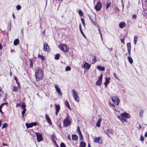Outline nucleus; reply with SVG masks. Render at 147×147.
Listing matches in <instances>:
<instances>
[{
	"instance_id": "obj_1",
	"label": "nucleus",
	"mask_w": 147,
	"mask_h": 147,
	"mask_svg": "<svg viewBox=\"0 0 147 147\" xmlns=\"http://www.w3.org/2000/svg\"><path fill=\"white\" fill-rule=\"evenodd\" d=\"M35 76L36 81L42 80L44 76L42 69L39 67H37L35 70Z\"/></svg>"
},
{
	"instance_id": "obj_2",
	"label": "nucleus",
	"mask_w": 147,
	"mask_h": 147,
	"mask_svg": "<svg viewBox=\"0 0 147 147\" xmlns=\"http://www.w3.org/2000/svg\"><path fill=\"white\" fill-rule=\"evenodd\" d=\"M130 117V115L128 113H123L120 115V116H118L117 118L120 119L122 123L126 122L125 118H129Z\"/></svg>"
},
{
	"instance_id": "obj_3",
	"label": "nucleus",
	"mask_w": 147,
	"mask_h": 147,
	"mask_svg": "<svg viewBox=\"0 0 147 147\" xmlns=\"http://www.w3.org/2000/svg\"><path fill=\"white\" fill-rule=\"evenodd\" d=\"M71 123V119L69 115H67L66 117L64 119L63 121V126L65 127H67L70 126Z\"/></svg>"
},
{
	"instance_id": "obj_4",
	"label": "nucleus",
	"mask_w": 147,
	"mask_h": 147,
	"mask_svg": "<svg viewBox=\"0 0 147 147\" xmlns=\"http://www.w3.org/2000/svg\"><path fill=\"white\" fill-rule=\"evenodd\" d=\"M59 49L65 53L68 52L69 48L67 45L63 44H61L59 46Z\"/></svg>"
},
{
	"instance_id": "obj_5",
	"label": "nucleus",
	"mask_w": 147,
	"mask_h": 147,
	"mask_svg": "<svg viewBox=\"0 0 147 147\" xmlns=\"http://www.w3.org/2000/svg\"><path fill=\"white\" fill-rule=\"evenodd\" d=\"M72 95L74 100L77 102H79V98L78 96L77 92L76 90L74 89L72 90Z\"/></svg>"
},
{
	"instance_id": "obj_6",
	"label": "nucleus",
	"mask_w": 147,
	"mask_h": 147,
	"mask_svg": "<svg viewBox=\"0 0 147 147\" xmlns=\"http://www.w3.org/2000/svg\"><path fill=\"white\" fill-rule=\"evenodd\" d=\"M36 134L37 140L38 142H40L43 140L42 134L39 132L35 133Z\"/></svg>"
},
{
	"instance_id": "obj_7",
	"label": "nucleus",
	"mask_w": 147,
	"mask_h": 147,
	"mask_svg": "<svg viewBox=\"0 0 147 147\" xmlns=\"http://www.w3.org/2000/svg\"><path fill=\"white\" fill-rule=\"evenodd\" d=\"M102 74H101L100 76L98 77V80L96 82V85L98 86H100L102 83Z\"/></svg>"
},
{
	"instance_id": "obj_8",
	"label": "nucleus",
	"mask_w": 147,
	"mask_h": 147,
	"mask_svg": "<svg viewBox=\"0 0 147 147\" xmlns=\"http://www.w3.org/2000/svg\"><path fill=\"white\" fill-rule=\"evenodd\" d=\"M102 7V4L100 2H98L95 7V8L97 11H99Z\"/></svg>"
},
{
	"instance_id": "obj_9",
	"label": "nucleus",
	"mask_w": 147,
	"mask_h": 147,
	"mask_svg": "<svg viewBox=\"0 0 147 147\" xmlns=\"http://www.w3.org/2000/svg\"><path fill=\"white\" fill-rule=\"evenodd\" d=\"M38 124V123L36 122H33L30 123H26V125L27 128H29L32 127L33 126H36Z\"/></svg>"
},
{
	"instance_id": "obj_10",
	"label": "nucleus",
	"mask_w": 147,
	"mask_h": 147,
	"mask_svg": "<svg viewBox=\"0 0 147 147\" xmlns=\"http://www.w3.org/2000/svg\"><path fill=\"white\" fill-rule=\"evenodd\" d=\"M55 115L56 116L58 115V113L59 112L60 109V107L59 105H55Z\"/></svg>"
},
{
	"instance_id": "obj_11",
	"label": "nucleus",
	"mask_w": 147,
	"mask_h": 147,
	"mask_svg": "<svg viewBox=\"0 0 147 147\" xmlns=\"http://www.w3.org/2000/svg\"><path fill=\"white\" fill-rule=\"evenodd\" d=\"M101 137L95 138L94 140V142L95 143L101 144L102 143V140L100 139Z\"/></svg>"
},
{
	"instance_id": "obj_12",
	"label": "nucleus",
	"mask_w": 147,
	"mask_h": 147,
	"mask_svg": "<svg viewBox=\"0 0 147 147\" xmlns=\"http://www.w3.org/2000/svg\"><path fill=\"white\" fill-rule=\"evenodd\" d=\"M91 66V65L89 64L88 63L85 62L83 65V67L87 69H88L90 68Z\"/></svg>"
},
{
	"instance_id": "obj_13",
	"label": "nucleus",
	"mask_w": 147,
	"mask_h": 147,
	"mask_svg": "<svg viewBox=\"0 0 147 147\" xmlns=\"http://www.w3.org/2000/svg\"><path fill=\"white\" fill-rule=\"evenodd\" d=\"M49 47L47 43H45L43 45V50L47 52L49 51Z\"/></svg>"
},
{
	"instance_id": "obj_14",
	"label": "nucleus",
	"mask_w": 147,
	"mask_h": 147,
	"mask_svg": "<svg viewBox=\"0 0 147 147\" xmlns=\"http://www.w3.org/2000/svg\"><path fill=\"white\" fill-rule=\"evenodd\" d=\"M54 86L55 88L56 91L60 95H62V93L61 92L60 89L58 87V85H57L55 84V85Z\"/></svg>"
},
{
	"instance_id": "obj_15",
	"label": "nucleus",
	"mask_w": 147,
	"mask_h": 147,
	"mask_svg": "<svg viewBox=\"0 0 147 147\" xmlns=\"http://www.w3.org/2000/svg\"><path fill=\"white\" fill-rule=\"evenodd\" d=\"M45 117L47 121L49 124H52V121L47 114H45Z\"/></svg>"
},
{
	"instance_id": "obj_16",
	"label": "nucleus",
	"mask_w": 147,
	"mask_h": 147,
	"mask_svg": "<svg viewBox=\"0 0 147 147\" xmlns=\"http://www.w3.org/2000/svg\"><path fill=\"white\" fill-rule=\"evenodd\" d=\"M110 79V77L106 78V80L104 83V84L106 87H107L108 84L109 83Z\"/></svg>"
},
{
	"instance_id": "obj_17",
	"label": "nucleus",
	"mask_w": 147,
	"mask_h": 147,
	"mask_svg": "<svg viewBox=\"0 0 147 147\" xmlns=\"http://www.w3.org/2000/svg\"><path fill=\"white\" fill-rule=\"evenodd\" d=\"M119 26L121 28H123L125 26L126 24L125 22H121L119 23Z\"/></svg>"
},
{
	"instance_id": "obj_18",
	"label": "nucleus",
	"mask_w": 147,
	"mask_h": 147,
	"mask_svg": "<svg viewBox=\"0 0 147 147\" xmlns=\"http://www.w3.org/2000/svg\"><path fill=\"white\" fill-rule=\"evenodd\" d=\"M102 121V119L101 118H100L97 121L96 124V126L97 127H99L100 126V123Z\"/></svg>"
},
{
	"instance_id": "obj_19",
	"label": "nucleus",
	"mask_w": 147,
	"mask_h": 147,
	"mask_svg": "<svg viewBox=\"0 0 147 147\" xmlns=\"http://www.w3.org/2000/svg\"><path fill=\"white\" fill-rule=\"evenodd\" d=\"M97 68L99 70L101 71H104L105 69V68L104 67H102L100 65L97 66Z\"/></svg>"
},
{
	"instance_id": "obj_20",
	"label": "nucleus",
	"mask_w": 147,
	"mask_h": 147,
	"mask_svg": "<svg viewBox=\"0 0 147 147\" xmlns=\"http://www.w3.org/2000/svg\"><path fill=\"white\" fill-rule=\"evenodd\" d=\"M90 20L92 22L93 24L95 26H99L98 25H97V23L96 21V19H90Z\"/></svg>"
},
{
	"instance_id": "obj_21",
	"label": "nucleus",
	"mask_w": 147,
	"mask_h": 147,
	"mask_svg": "<svg viewBox=\"0 0 147 147\" xmlns=\"http://www.w3.org/2000/svg\"><path fill=\"white\" fill-rule=\"evenodd\" d=\"M86 143L83 141H81L80 143L79 146V147H86Z\"/></svg>"
},
{
	"instance_id": "obj_22",
	"label": "nucleus",
	"mask_w": 147,
	"mask_h": 147,
	"mask_svg": "<svg viewBox=\"0 0 147 147\" xmlns=\"http://www.w3.org/2000/svg\"><path fill=\"white\" fill-rule=\"evenodd\" d=\"M38 58H40L42 62H43L45 59L44 56L41 55L40 54L38 55Z\"/></svg>"
},
{
	"instance_id": "obj_23",
	"label": "nucleus",
	"mask_w": 147,
	"mask_h": 147,
	"mask_svg": "<svg viewBox=\"0 0 147 147\" xmlns=\"http://www.w3.org/2000/svg\"><path fill=\"white\" fill-rule=\"evenodd\" d=\"M72 139L73 140H77L78 139V137L76 135H72Z\"/></svg>"
},
{
	"instance_id": "obj_24",
	"label": "nucleus",
	"mask_w": 147,
	"mask_h": 147,
	"mask_svg": "<svg viewBox=\"0 0 147 147\" xmlns=\"http://www.w3.org/2000/svg\"><path fill=\"white\" fill-rule=\"evenodd\" d=\"M19 40L18 38L15 39L13 42V44L14 45H17L19 43Z\"/></svg>"
},
{
	"instance_id": "obj_25",
	"label": "nucleus",
	"mask_w": 147,
	"mask_h": 147,
	"mask_svg": "<svg viewBox=\"0 0 147 147\" xmlns=\"http://www.w3.org/2000/svg\"><path fill=\"white\" fill-rule=\"evenodd\" d=\"M5 104L8 105V103H2L1 104V105H0V112L2 114L3 113L2 111V107L3 105H5Z\"/></svg>"
},
{
	"instance_id": "obj_26",
	"label": "nucleus",
	"mask_w": 147,
	"mask_h": 147,
	"mask_svg": "<svg viewBox=\"0 0 147 147\" xmlns=\"http://www.w3.org/2000/svg\"><path fill=\"white\" fill-rule=\"evenodd\" d=\"M65 105L67 107H68V108L69 109H71V108H70V106L69 105V102H68V101L67 100H66L65 102Z\"/></svg>"
},
{
	"instance_id": "obj_27",
	"label": "nucleus",
	"mask_w": 147,
	"mask_h": 147,
	"mask_svg": "<svg viewBox=\"0 0 147 147\" xmlns=\"http://www.w3.org/2000/svg\"><path fill=\"white\" fill-rule=\"evenodd\" d=\"M127 59L130 63L132 64L133 63V61L131 57L128 56L127 57Z\"/></svg>"
},
{
	"instance_id": "obj_28",
	"label": "nucleus",
	"mask_w": 147,
	"mask_h": 147,
	"mask_svg": "<svg viewBox=\"0 0 147 147\" xmlns=\"http://www.w3.org/2000/svg\"><path fill=\"white\" fill-rule=\"evenodd\" d=\"M22 102V104L21 106V108L23 109H26L25 108L26 107V106L24 102Z\"/></svg>"
},
{
	"instance_id": "obj_29",
	"label": "nucleus",
	"mask_w": 147,
	"mask_h": 147,
	"mask_svg": "<svg viewBox=\"0 0 147 147\" xmlns=\"http://www.w3.org/2000/svg\"><path fill=\"white\" fill-rule=\"evenodd\" d=\"M94 58L92 59V62L94 63H96L97 61V60L96 59L97 57L95 55H93Z\"/></svg>"
},
{
	"instance_id": "obj_30",
	"label": "nucleus",
	"mask_w": 147,
	"mask_h": 147,
	"mask_svg": "<svg viewBox=\"0 0 147 147\" xmlns=\"http://www.w3.org/2000/svg\"><path fill=\"white\" fill-rule=\"evenodd\" d=\"M127 49H131V43L130 42L127 43Z\"/></svg>"
},
{
	"instance_id": "obj_31",
	"label": "nucleus",
	"mask_w": 147,
	"mask_h": 147,
	"mask_svg": "<svg viewBox=\"0 0 147 147\" xmlns=\"http://www.w3.org/2000/svg\"><path fill=\"white\" fill-rule=\"evenodd\" d=\"M60 54H56L55 57V59L56 60H58L59 59Z\"/></svg>"
},
{
	"instance_id": "obj_32",
	"label": "nucleus",
	"mask_w": 147,
	"mask_h": 147,
	"mask_svg": "<svg viewBox=\"0 0 147 147\" xmlns=\"http://www.w3.org/2000/svg\"><path fill=\"white\" fill-rule=\"evenodd\" d=\"M111 3L110 2H107L106 3V9H108L109 7L111 6Z\"/></svg>"
},
{
	"instance_id": "obj_33",
	"label": "nucleus",
	"mask_w": 147,
	"mask_h": 147,
	"mask_svg": "<svg viewBox=\"0 0 147 147\" xmlns=\"http://www.w3.org/2000/svg\"><path fill=\"white\" fill-rule=\"evenodd\" d=\"M137 37L136 36H135L134 38V43L135 45H136L137 44Z\"/></svg>"
},
{
	"instance_id": "obj_34",
	"label": "nucleus",
	"mask_w": 147,
	"mask_h": 147,
	"mask_svg": "<svg viewBox=\"0 0 147 147\" xmlns=\"http://www.w3.org/2000/svg\"><path fill=\"white\" fill-rule=\"evenodd\" d=\"M26 109H23V110L22 111V117H23V118L24 117V114L26 113Z\"/></svg>"
},
{
	"instance_id": "obj_35",
	"label": "nucleus",
	"mask_w": 147,
	"mask_h": 147,
	"mask_svg": "<svg viewBox=\"0 0 147 147\" xmlns=\"http://www.w3.org/2000/svg\"><path fill=\"white\" fill-rule=\"evenodd\" d=\"M116 105H119V102H120V100L117 97L116 98Z\"/></svg>"
},
{
	"instance_id": "obj_36",
	"label": "nucleus",
	"mask_w": 147,
	"mask_h": 147,
	"mask_svg": "<svg viewBox=\"0 0 147 147\" xmlns=\"http://www.w3.org/2000/svg\"><path fill=\"white\" fill-rule=\"evenodd\" d=\"M79 137L80 138V140H83L84 138H83V136H82V133H80V134H79Z\"/></svg>"
},
{
	"instance_id": "obj_37",
	"label": "nucleus",
	"mask_w": 147,
	"mask_h": 147,
	"mask_svg": "<svg viewBox=\"0 0 147 147\" xmlns=\"http://www.w3.org/2000/svg\"><path fill=\"white\" fill-rule=\"evenodd\" d=\"M18 88L17 87H16L14 86H13V92H17L18 91Z\"/></svg>"
},
{
	"instance_id": "obj_38",
	"label": "nucleus",
	"mask_w": 147,
	"mask_h": 147,
	"mask_svg": "<svg viewBox=\"0 0 147 147\" xmlns=\"http://www.w3.org/2000/svg\"><path fill=\"white\" fill-rule=\"evenodd\" d=\"M29 61H30V67H32L33 66L32 61L31 59H30Z\"/></svg>"
},
{
	"instance_id": "obj_39",
	"label": "nucleus",
	"mask_w": 147,
	"mask_h": 147,
	"mask_svg": "<svg viewBox=\"0 0 147 147\" xmlns=\"http://www.w3.org/2000/svg\"><path fill=\"white\" fill-rule=\"evenodd\" d=\"M71 69V67L69 66H67L65 69V70L66 71H70Z\"/></svg>"
},
{
	"instance_id": "obj_40",
	"label": "nucleus",
	"mask_w": 147,
	"mask_h": 147,
	"mask_svg": "<svg viewBox=\"0 0 147 147\" xmlns=\"http://www.w3.org/2000/svg\"><path fill=\"white\" fill-rule=\"evenodd\" d=\"M7 126V124L6 123H5L3 124L2 128H6Z\"/></svg>"
},
{
	"instance_id": "obj_41",
	"label": "nucleus",
	"mask_w": 147,
	"mask_h": 147,
	"mask_svg": "<svg viewBox=\"0 0 147 147\" xmlns=\"http://www.w3.org/2000/svg\"><path fill=\"white\" fill-rule=\"evenodd\" d=\"M78 13L80 16H82L83 15V13L81 10H79Z\"/></svg>"
},
{
	"instance_id": "obj_42",
	"label": "nucleus",
	"mask_w": 147,
	"mask_h": 147,
	"mask_svg": "<svg viewBox=\"0 0 147 147\" xmlns=\"http://www.w3.org/2000/svg\"><path fill=\"white\" fill-rule=\"evenodd\" d=\"M140 140L142 142H143L144 141V138L142 135L140 136Z\"/></svg>"
},
{
	"instance_id": "obj_43",
	"label": "nucleus",
	"mask_w": 147,
	"mask_h": 147,
	"mask_svg": "<svg viewBox=\"0 0 147 147\" xmlns=\"http://www.w3.org/2000/svg\"><path fill=\"white\" fill-rule=\"evenodd\" d=\"M61 147H66L65 145L63 142H61L60 144Z\"/></svg>"
},
{
	"instance_id": "obj_44",
	"label": "nucleus",
	"mask_w": 147,
	"mask_h": 147,
	"mask_svg": "<svg viewBox=\"0 0 147 147\" xmlns=\"http://www.w3.org/2000/svg\"><path fill=\"white\" fill-rule=\"evenodd\" d=\"M77 131L78 132L79 134L81 133L80 129L79 126H78L77 128Z\"/></svg>"
},
{
	"instance_id": "obj_45",
	"label": "nucleus",
	"mask_w": 147,
	"mask_h": 147,
	"mask_svg": "<svg viewBox=\"0 0 147 147\" xmlns=\"http://www.w3.org/2000/svg\"><path fill=\"white\" fill-rule=\"evenodd\" d=\"M17 10H20L21 9V6L20 5H18L16 7Z\"/></svg>"
},
{
	"instance_id": "obj_46",
	"label": "nucleus",
	"mask_w": 147,
	"mask_h": 147,
	"mask_svg": "<svg viewBox=\"0 0 147 147\" xmlns=\"http://www.w3.org/2000/svg\"><path fill=\"white\" fill-rule=\"evenodd\" d=\"M125 37H124L123 38H121L120 39V40L122 43L123 44H124V40L125 39Z\"/></svg>"
},
{
	"instance_id": "obj_47",
	"label": "nucleus",
	"mask_w": 147,
	"mask_h": 147,
	"mask_svg": "<svg viewBox=\"0 0 147 147\" xmlns=\"http://www.w3.org/2000/svg\"><path fill=\"white\" fill-rule=\"evenodd\" d=\"M81 20L83 25L85 27V24L84 22V19H81Z\"/></svg>"
},
{
	"instance_id": "obj_48",
	"label": "nucleus",
	"mask_w": 147,
	"mask_h": 147,
	"mask_svg": "<svg viewBox=\"0 0 147 147\" xmlns=\"http://www.w3.org/2000/svg\"><path fill=\"white\" fill-rule=\"evenodd\" d=\"M3 94V91H1V89L0 88V96H1Z\"/></svg>"
},
{
	"instance_id": "obj_49",
	"label": "nucleus",
	"mask_w": 147,
	"mask_h": 147,
	"mask_svg": "<svg viewBox=\"0 0 147 147\" xmlns=\"http://www.w3.org/2000/svg\"><path fill=\"white\" fill-rule=\"evenodd\" d=\"M131 49H128L127 50V51L128 52V54L129 55V56L131 55Z\"/></svg>"
},
{
	"instance_id": "obj_50",
	"label": "nucleus",
	"mask_w": 147,
	"mask_h": 147,
	"mask_svg": "<svg viewBox=\"0 0 147 147\" xmlns=\"http://www.w3.org/2000/svg\"><path fill=\"white\" fill-rule=\"evenodd\" d=\"M51 139L55 145L57 144L56 141L54 139H53V138H51Z\"/></svg>"
},
{
	"instance_id": "obj_51",
	"label": "nucleus",
	"mask_w": 147,
	"mask_h": 147,
	"mask_svg": "<svg viewBox=\"0 0 147 147\" xmlns=\"http://www.w3.org/2000/svg\"><path fill=\"white\" fill-rule=\"evenodd\" d=\"M114 76L117 79H118V78L117 77V76H116V74L115 73H114L113 74Z\"/></svg>"
},
{
	"instance_id": "obj_52",
	"label": "nucleus",
	"mask_w": 147,
	"mask_h": 147,
	"mask_svg": "<svg viewBox=\"0 0 147 147\" xmlns=\"http://www.w3.org/2000/svg\"><path fill=\"white\" fill-rule=\"evenodd\" d=\"M137 17V16L136 15L134 14L132 16L133 18H136Z\"/></svg>"
},
{
	"instance_id": "obj_53",
	"label": "nucleus",
	"mask_w": 147,
	"mask_h": 147,
	"mask_svg": "<svg viewBox=\"0 0 147 147\" xmlns=\"http://www.w3.org/2000/svg\"><path fill=\"white\" fill-rule=\"evenodd\" d=\"M82 34V35H83V36L85 37V38H86V36L84 34V33L83 32V31H82V32H80Z\"/></svg>"
},
{
	"instance_id": "obj_54",
	"label": "nucleus",
	"mask_w": 147,
	"mask_h": 147,
	"mask_svg": "<svg viewBox=\"0 0 147 147\" xmlns=\"http://www.w3.org/2000/svg\"><path fill=\"white\" fill-rule=\"evenodd\" d=\"M79 28H80V32L83 31L82 30L81 27V24H80V25H79Z\"/></svg>"
},
{
	"instance_id": "obj_55",
	"label": "nucleus",
	"mask_w": 147,
	"mask_h": 147,
	"mask_svg": "<svg viewBox=\"0 0 147 147\" xmlns=\"http://www.w3.org/2000/svg\"><path fill=\"white\" fill-rule=\"evenodd\" d=\"M143 111H141L140 112V117H142V116L143 115Z\"/></svg>"
},
{
	"instance_id": "obj_56",
	"label": "nucleus",
	"mask_w": 147,
	"mask_h": 147,
	"mask_svg": "<svg viewBox=\"0 0 147 147\" xmlns=\"http://www.w3.org/2000/svg\"><path fill=\"white\" fill-rule=\"evenodd\" d=\"M21 105V104H20L19 103H18L16 104V107H18L19 106H20Z\"/></svg>"
},
{
	"instance_id": "obj_57",
	"label": "nucleus",
	"mask_w": 147,
	"mask_h": 147,
	"mask_svg": "<svg viewBox=\"0 0 147 147\" xmlns=\"http://www.w3.org/2000/svg\"><path fill=\"white\" fill-rule=\"evenodd\" d=\"M14 80H16V82H17V81L18 80V78L16 77L15 76L14 77Z\"/></svg>"
},
{
	"instance_id": "obj_58",
	"label": "nucleus",
	"mask_w": 147,
	"mask_h": 147,
	"mask_svg": "<svg viewBox=\"0 0 147 147\" xmlns=\"http://www.w3.org/2000/svg\"><path fill=\"white\" fill-rule=\"evenodd\" d=\"M52 138H53V139H54L55 138V136L54 135H53L51 136Z\"/></svg>"
},
{
	"instance_id": "obj_59",
	"label": "nucleus",
	"mask_w": 147,
	"mask_h": 147,
	"mask_svg": "<svg viewBox=\"0 0 147 147\" xmlns=\"http://www.w3.org/2000/svg\"><path fill=\"white\" fill-rule=\"evenodd\" d=\"M111 98L113 102H115L116 100L115 99H114L113 98Z\"/></svg>"
},
{
	"instance_id": "obj_60",
	"label": "nucleus",
	"mask_w": 147,
	"mask_h": 147,
	"mask_svg": "<svg viewBox=\"0 0 147 147\" xmlns=\"http://www.w3.org/2000/svg\"><path fill=\"white\" fill-rule=\"evenodd\" d=\"M2 49V47L1 46V44L0 43V50H1Z\"/></svg>"
},
{
	"instance_id": "obj_61",
	"label": "nucleus",
	"mask_w": 147,
	"mask_h": 147,
	"mask_svg": "<svg viewBox=\"0 0 147 147\" xmlns=\"http://www.w3.org/2000/svg\"><path fill=\"white\" fill-rule=\"evenodd\" d=\"M144 136L145 137H147V131L146 132V133L144 134Z\"/></svg>"
},
{
	"instance_id": "obj_62",
	"label": "nucleus",
	"mask_w": 147,
	"mask_h": 147,
	"mask_svg": "<svg viewBox=\"0 0 147 147\" xmlns=\"http://www.w3.org/2000/svg\"><path fill=\"white\" fill-rule=\"evenodd\" d=\"M2 124V120H0V127L1 125Z\"/></svg>"
},
{
	"instance_id": "obj_63",
	"label": "nucleus",
	"mask_w": 147,
	"mask_h": 147,
	"mask_svg": "<svg viewBox=\"0 0 147 147\" xmlns=\"http://www.w3.org/2000/svg\"><path fill=\"white\" fill-rule=\"evenodd\" d=\"M7 144H5L4 143H3V146H7Z\"/></svg>"
},
{
	"instance_id": "obj_64",
	"label": "nucleus",
	"mask_w": 147,
	"mask_h": 147,
	"mask_svg": "<svg viewBox=\"0 0 147 147\" xmlns=\"http://www.w3.org/2000/svg\"><path fill=\"white\" fill-rule=\"evenodd\" d=\"M88 147H91L89 143H88Z\"/></svg>"
}]
</instances>
